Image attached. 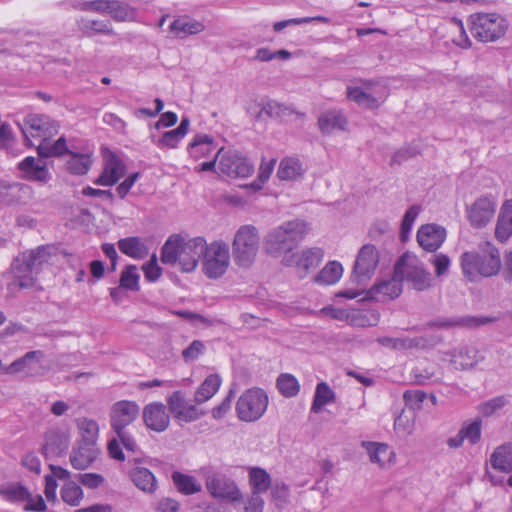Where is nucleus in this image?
<instances>
[{
    "mask_svg": "<svg viewBox=\"0 0 512 512\" xmlns=\"http://www.w3.org/2000/svg\"><path fill=\"white\" fill-rule=\"evenodd\" d=\"M203 249L205 238L195 237L186 240L181 235L173 234L162 246L161 261L168 265L178 264L183 272H192L201 259Z\"/></svg>",
    "mask_w": 512,
    "mask_h": 512,
    "instance_id": "1",
    "label": "nucleus"
},
{
    "mask_svg": "<svg viewBox=\"0 0 512 512\" xmlns=\"http://www.w3.org/2000/svg\"><path fill=\"white\" fill-rule=\"evenodd\" d=\"M308 232L307 223L302 220H290L271 229L264 239L265 251L273 256L289 253L304 239Z\"/></svg>",
    "mask_w": 512,
    "mask_h": 512,
    "instance_id": "2",
    "label": "nucleus"
},
{
    "mask_svg": "<svg viewBox=\"0 0 512 512\" xmlns=\"http://www.w3.org/2000/svg\"><path fill=\"white\" fill-rule=\"evenodd\" d=\"M479 248V253L465 252L461 256L463 274L470 281L495 276L501 269L500 252L491 242H485Z\"/></svg>",
    "mask_w": 512,
    "mask_h": 512,
    "instance_id": "3",
    "label": "nucleus"
},
{
    "mask_svg": "<svg viewBox=\"0 0 512 512\" xmlns=\"http://www.w3.org/2000/svg\"><path fill=\"white\" fill-rule=\"evenodd\" d=\"M472 36L480 42H495L505 36L509 24L498 13H474L468 19Z\"/></svg>",
    "mask_w": 512,
    "mask_h": 512,
    "instance_id": "4",
    "label": "nucleus"
},
{
    "mask_svg": "<svg viewBox=\"0 0 512 512\" xmlns=\"http://www.w3.org/2000/svg\"><path fill=\"white\" fill-rule=\"evenodd\" d=\"M258 229L253 225H243L235 233L232 242V254L238 266L249 267L255 260L259 249Z\"/></svg>",
    "mask_w": 512,
    "mask_h": 512,
    "instance_id": "5",
    "label": "nucleus"
},
{
    "mask_svg": "<svg viewBox=\"0 0 512 512\" xmlns=\"http://www.w3.org/2000/svg\"><path fill=\"white\" fill-rule=\"evenodd\" d=\"M202 271L209 279L224 275L230 265L229 246L222 240L207 243L201 254Z\"/></svg>",
    "mask_w": 512,
    "mask_h": 512,
    "instance_id": "6",
    "label": "nucleus"
},
{
    "mask_svg": "<svg viewBox=\"0 0 512 512\" xmlns=\"http://www.w3.org/2000/svg\"><path fill=\"white\" fill-rule=\"evenodd\" d=\"M394 272L401 282L406 280L416 290H424L430 285V274L418 257L409 252L399 257L394 265Z\"/></svg>",
    "mask_w": 512,
    "mask_h": 512,
    "instance_id": "7",
    "label": "nucleus"
},
{
    "mask_svg": "<svg viewBox=\"0 0 512 512\" xmlns=\"http://www.w3.org/2000/svg\"><path fill=\"white\" fill-rule=\"evenodd\" d=\"M268 395L257 387L246 390L236 402V413L241 421L254 422L260 419L268 407Z\"/></svg>",
    "mask_w": 512,
    "mask_h": 512,
    "instance_id": "8",
    "label": "nucleus"
},
{
    "mask_svg": "<svg viewBox=\"0 0 512 512\" xmlns=\"http://www.w3.org/2000/svg\"><path fill=\"white\" fill-rule=\"evenodd\" d=\"M18 126L24 135L25 144L30 147L33 146L31 138L49 140L58 133L60 128L59 123L50 116L34 113L26 115Z\"/></svg>",
    "mask_w": 512,
    "mask_h": 512,
    "instance_id": "9",
    "label": "nucleus"
},
{
    "mask_svg": "<svg viewBox=\"0 0 512 512\" xmlns=\"http://www.w3.org/2000/svg\"><path fill=\"white\" fill-rule=\"evenodd\" d=\"M362 84L361 87H347V98L365 108H378L387 96L386 88L373 80H364Z\"/></svg>",
    "mask_w": 512,
    "mask_h": 512,
    "instance_id": "10",
    "label": "nucleus"
},
{
    "mask_svg": "<svg viewBox=\"0 0 512 512\" xmlns=\"http://www.w3.org/2000/svg\"><path fill=\"white\" fill-rule=\"evenodd\" d=\"M378 263V249L372 244L363 245L356 256L351 281L358 285H365L374 275Z\"/></svg>",
    "mask_w": 512,
    "mask_h": 512,
    "instance_id": "11",
    "label": "nucleus"
},
{
    "mask_svg": "<svg viewBox=\"0 0 512 512\" xmlns=\"http://www.w3.org/2000/svg\"><path fill=\"white\" fill-rule=\"evenodd\" d=\"M206 488L209 494L216 499L231 503L243 500V495L236 482L228 476L215 473L207 477Z\"/></svg>",
    "mask_w": 512,
    "mask_h": 512,
    "instance_id": "12",
    "label": "nucleus"
},
{
    "mask_svg": "<svg viewBox=\"0 0 512 512\" xmlns=\"http://www.w3.org/2000/svg\"><path fill=\"white\" fill-rule=\"evenodd\" d=\"M167 405L174 419L179 422H194L205 415V411L199 409L196 403H189L180 390L174 391L167 397Z\"/></svg>",
    "mask_w": 512,
    "mask_h": 512,
    "instance_id": "13",
    "label": "nucleus"
},
{
    "mask_svg": "<svg viewBox=\"0 0 512 512\" xmlns=\"http://www.w3.org/2000/svg\"><path fill=\"white\" fill-rule=\"evenodd\" d=\"M218 169L222 174L231 178H246L254 170L247 158L235 150L222 151Z\"/></svg>",
    "mask_w": 512,
    "mask_h": 512,
    "instance_id": "14",
    "label": "nucleus"
},
{
    "mask_svg": "<svg viewBox=\"0 0 512 512\" xmlns=\"http://www.w3.org/2000/svg\"><path fill=\"white\" fill-rule=\"evenodd\" d=\"M140 407L134 401L121 400L110 409V425L115 433H120L139 416Z\"/></svg>",
    "mask_w": 512,
    "mask_h": 512,
    "instance_id": "15",
    "label": "nucleus"
},
{
    "mask_svg": "<svg viewBox=\"0 0 512 512\" xmlns=\"http://www.w3.org/2000/svg\"><path fill=\"white\" fill-rule=\"evenodd\" d=\"M497 202L492 196L476 199L468 208V220L475 228L485 227L494 217Z\"/></svg>",
    "mask_w": 512,
    "mask_h": 512,
    "instance_id": "16",
    "label": "nucleus"
},
{
    "mask_svg": "<svg viewBox=\"0 0 512 512\" xmlns=\"http://www.w3.org/2000/svg\"><path fill=\"white\" fill-rule=\"evenodd\" d=\"M17 169L21 173V178L41 185L48 183L51 179V173L46 162L33 156H27L21 160Z\"/></svg>",
    "mask_w": 512,
    "mask_h": 512,
    "instance_id": "17",
    "label": "nucleus"
},
{
    "mask_svg": "<svg viewBox=\"0 0 512 512\" xmlns=\"http://www.w3.org/2000/svg\"><path fill=\"white\" fill-rule=\"evenodd\" d=\"M42 454L48 459L50 457L62 456L69 448L70 435L59 428H51L44 435Z\"/></svg>",
    "mask_w": 512,
    "mask_h": 512,
    "instance_id": "18",
    "label": "nucleus"
},
{
    "mask_svg": "<svg viewBox=\"0 0 512 512\" xmlns=\"http://www.w3.org/2000/svg\"><path fill=\"white\" fill-rule=\"evenodd\" d=\"M323 257L320 248H309L299 253H292L284 256L282 263L285 266H295L299 271V277L303 278L306 271L319 264Z\"/></svg>",
    "mask_w": 512,
    "mask_h": 512,
    "instance_id": "19",
    "label": "nucleus"
},
{
    "mask_svg": "<svg viewBox=\"0 0 512 512\" xmlns=\"http://www.w3.org/2000/svg\"><path fill=\"white\" fill-rule=\"evenodd\" d=\"M417 242L428 252L436 251L446 239L445 228L436 224H424L417 231Z\"/></svg>",
    "mask_w": 512,
    "mask_h": 512,
    "instance_id": "20",
    "label": "nucleus"
},
{
    "mask_svg": "<svg viewBox=\"0 0 512 512\" xmlns=\"http://www.w3.org/2000/svg\"><path fill=\"white\" fill-rule=\"evenodd\" d=\"M143 420L145 425L156 432L165 431L170 423L169 414L163 403L153 402L143 409Z\"/></svg>",
    "mask_w": 512,
    "mask_h": 512,
    "instance_id": "21",
    "label": "nucleus"
},
{
    "mask_svg": "<svg viewBox=\"0 0 512 512\" xmlns=\"http://www.w3.org/2000/svg\"><path fill=\"white\" fill-rule=\"evenodd\" d=\"M134 462V466L129 469V477L133 484L141 491L147 494H153L157 489V480L154 474L145 467L139 466V459H129L128 463Z\"/></svg>",
    "mask_w": 512,
    "mask_h": 512,
    "instance_id": "22",
    "label": "nucleus"
},
{
    "mask_svg": "<svg viewBox=\"0 0 512 512\" xmlns=\"http://www.w3.org/2000/svg\"><path fill=\"white\" fill-rule=\"evenodd\" d=\"M125 174V165L115 154L106 159L102 173L94 180V184L113 186Z\"/></svg>",
    "mask_w": 512,
    "mask_h": 512,
    "instance_id": "23",
    "label": "nucleus"
},
{
    "mask_svg": "<svg viewBox=\"0 0 512 512\" xmlns=\"http://www.w3.org/2000/svg\"><path fill=\"white\" fill-rule=\"evenodd\" d=\"M11 270L14 275L13 284L20 289L33 287L36 282V274L31 269L25 257L21 254L14 258L11 264Z\"/></svg>",
    "mask_w": 512,
    "mask_h": 512,
    "instance_id": "24",
    "label": "nucleus"
},
{
    "mask_svg": "<svg viewBox=\"0 0 512 512\" xmlns=\"http://www.w3.org/2000/svg\"><path fill=\"white\" fill-rule=\"evenodd\" d=\"M441 339V336L437 338H423V337H404V338H392L383 337L378 341L385 347H391L394 349H412V348H428L433 347Z\"/></svg>",
    "mask_w": 512,
    "mask_h": 512,
    "instance_id": "25",
    "label": "nucleus"
},
{
    "mask_svg": "<svg viewBox=\"0 0 512 512\" xmlns=\"http://www.w3.org/2000/svg\"><path fill=\"white\" fill-rule=\"evenodd\" d=\"M347 124V119L341 110L334 109L323 112L318 118V126L323 134L344 131Z\"/></svg>",
    "mask_w": 512,
    "mask_h": 512,
    "instance_id": "26",
    "label": "nucleus"
},
{
    "mask_svg": "<svg viewBox=\"0 0 512 512\" xmlns=\"http://www.w3.org/2000/svg\"><path fill=\"white\" fill-rule=\"evenodd\" d=\"M202 22L189 18L188 16H179L169 26L170 33L175 37L184 39L189 35H195L204 30Z\"/></svg>",
    "mask_w": 512,
    "mask_h": 512,
    "instance_id": "27",
    "label": "nucleus"
},
{
    "mask_svg": "<svg viewBox=\"0 0 512 512\" xmlns=\"http://www.w3.org/2000/svg\"><path fill=\"white\" fill-rule=\"evenodd\" d=\"M97 453L95 445L81 442L72 450L71 465L77 470H84L96 459Z\"/></svg>",
    "mask_w": 512,
    "mask_h": 512,
    "instance_id": "28",
    "label": "nucleus"
},
{
    "mask_svg": "<svg viewBox=\"0 0 512 512\" xmlns=\"http://www.w3.org/2000/svg\"><path fill=\"white\" fill-rule=\"evenodd\" d=\"M512 235V200H506L499 213L495 237L500 242H505Z\"/></svg>",
    "mask_w": 512,
    "mask_h": 512,
    "instance_id": "29",
    "label": "nucleus"
},
{
    "mask_svg": "<svg viewBox=\"0 0 512 512\" xmlns=\"http://www.w3.org/2000/svg\"><path fill=\"white\" fill-rule=\"evenodd\" d=\"M362 446L366 449L370 461L381 467L390 464L395 456L393 450L384 443L364 441Z\"/></svg>",
    "mask_w": 512,
    "mask_h": 512,
    "instance_id": "30",
    "label": "nucleus"
},
{
    "mask_svg": "<svg viewBox=\"0 0 512 512\" xmlns=\"http://www.w3.org/2000/svg\"><path fill=\"white\" fill-rule=\"evenodd\" d=\"M217 148L214 138L207 134H197L188 146L190 156L196 160L209 156Z\"/></svg>",
    "mask_w": 512,
    "mask_h": 512,
    "instance_id": "31",
    "label": "nucleus"
},
{
    "mask_svg": "<svg viewBox=\"0 0 512 512\" xmlns=\"http://www.w3.org/2000/svg\"><path fill=\"white\" fill-rule=\"evenodd\" d=\"M0 496L12 504L24 503L31 500V492L19 482H11L0 486Z\"/></svg>",
    "mask_w": 512,
    "mask_h": 512,
    "instance_id": "32",
    "label": "nucleus"
},
{
    "mask_svg": "<svg viewBox=\"0 0 512 512\" xmlns=\"http://www.w3.org/2000/svg\"><path fill=\"white\" fill-rule=\"evenodd\" d=\"M248 484L250 492L262 495L270 489L272 479L265 469L252 467L248 472Z\"/></svg>",
    "mask_w": 512,
    "mask_h": 512,
    "instance_id": "33",
    "label": "nucleus"
},
{
    "mask_svg": "<svg viewBox=\"0 0 512 512\" xmlns=\"http://www.w3.org/2000/svg\"><path fill=\"white\" fill-rule=\"evenodd\" d=\"M402 287L401 280L397 275H395V272H393L391 278L383 279L375 283L371 288L370 293L372 296L383 295L389 299H395L401 294Z\"/></svg>",
    "mask_w": 512,
    "mask_h": 512,
    "instance_id": "34",
    "label": "nucleus"
},
{
    "mask_svg": "<svg viewBox=\"0 0 512 512\" xmlns=\"http://www.w3.org/2000/svg\"><path fill=\"white\" fill-rule=\"evenodd\" d=\"M119 250L133 258V259H144L148 253V247L139 237H127L118 241Z\"/></svg>",
    "mask_w": 512,
    "mask_h": 512,
    "instance_id": "35",
    "label": "nucleus"
},
{
    "mask_svg": "<svg viewBox=\"0 0 512 512\" xmlns=\"http://www.w3.org/2000/svg\"><path fill=\"white\" fill-rule=\"evenodd\" d=\"M221 386V378L217 374L208 375L194 394V402L202 404L211 399Z\"/></svg>",
    "mask_w": 512,
    "mask_h": 512,
    "instance_id": "36",
    "label": "nucleus"
},
{
    "mask_svg": "<svg viewBox=\"0 0 512 512\" xmlns=\"http://www.w3.org/2000/svg\"><path fill=\"white\" fill-rule=\"evenodd\" d=\"M171 479L177 491L183 495H193L202 490V485L197 479L191 475L174 471Z\"/></svg>",
    "mask_w": 512,
    "mask_h": 512,
    "instance_id": "37",
    "label": "nucleus"
},
{
    "mask_svg": "<svg viewBox=\"0 0 512 512\" xmlns=\"http://www.w3.org/2000/svg\"><path fill=\"white\" fill-rule=\"evenodd\" d=\"M494 469L509 473L512 471V444L507 443L495 449L490 457Z\"/></svg>",
    "mask_w": 512,
    "mask_h": 512,
    "instance_id": "38",
    "label": "nucleus"
},
{
    "mask_svg": "<svg viewBox=\"0 0 512 512\" xmlns=\"http://www.w3.org/2000/svg\"><path fill=\"white\" fill-rule=\"evenodd\" d=\"M476 356L477 350L474 347L462 346L454 350L450 362L454 364L456 369H468L476 364Z\"/></svg>",
    "mask_w": 512,
    "mask_h": 512,
    "instance_id": "39",
    "label": "nucleus"
},
{
    "mask_svg": "<svg viewBox=\"0 0 512 512\" xmlns=\"http://www.w3.org/2000/svg\"><path fill=\"white\" fill-rule=\"evenodd\" d=\"M333 402H335V392L326 382L322 381L318 383L315 389L311 411L313 413H319L325 405Z\"/></svg>",
    "mask_w": 512,
    "mask_h": 512,
    "instance_id": "40",
    "label": "nucleus"
},
{
    "mask_svg": "<svg viewBox=\"0 0 512 512\" xmlns=\"http://www.w3.org/2000/svg\"><path fill=\"white\" fill-rule=\"evenodd\" d=\"M67 155L69 159L66 162V168L71 174L85 175L89 171L92 160L88 154L70 151Z\"/></svg>",
    "mask_w": 512,
    "mask_h": 512,
    "instance_id": "41",
    "label": "nucleus"
},
{
    "mask_svg": "<svg viewBox=\"0 0 512 512\" xmlns=\"http://www.w3.org/2000/svg\"><path fill=\"white\" fill-rule=\"evenodd\" d=\"M21 255L26 258L27 263L36 275L42 270L43 265L46 264L50 258L49 249L45 246H39L36 249L25 251L21 253Z\"/></svg>",
    "mask_w": 512,
    "mask_h": 512,
    "instance_id": "42",
    "label": "nucleus"
},
{
    "mask_svg": "<svg viewBox=\"0 0 512 512\" xmlns=\"http://www.w3.org/2000/svg\"><path fill=\"white\" fill-rule=\"evenodd\" d=\"M78 27L80 31L87 37H92L97 33L104 35H110L113 33L112 26L109 21L90 20L83 18L78 22Z\"/></svg>",
    "mask_w": 512,
    "mask_h": 512,
    "instance_id": "43",
    "label": "nucleus"
},
{
    "mask_svg": "<svg viewBox=\"0 0 512 512\" xmlns=\"http://www.w3.org/2000/svg\"><path fill=\"white\" fill-rule=\"evenodd\" d=\"M76 425L81 435V442L95 445L99 435L98 423L93 419L82 417L76 420Z\"/></svg>",
    "mask_w": 512,
    "mask_h": 512,
    "instance_id": "44",
    "label": "nucleus"
},
{
    "mask_svg": "<svg viewBox=\"0 0 512 512\" xmlns=\"http://www.w3.org/2000/svg\"><path fill=\"white\" fill-rule=\"evenodd\" d=\"M342 274V265L337 261H331L318 273L315 277V281L319 284L332 285L339 281Z\"/></svg>",
    "mask_w": 512,
    "mask_h": 512,
    "instance_id": "45",
    "label": "nucleus"
},
{
    "mask_svg": "<svg viewBox=\"0 0 512 512\" xmlns=\"http://www.w3.org/2000/svg\"><path fill=\"white\" fill-rule=\"evenodd\" d=\"M302 174V165L297 158H284L279 164L277 175L281 180H295Z\"/></svg>",
    "mask_w": 512,
    "mask_h": 512,
    "instance_id": "46",
    "label": "nucleus"
},
{
    "mask_svg": "<svg viewBox=\"0 0 512 512\" xmlns=\"http://www.w3.org/2000/svg\"><path fill=\"white\" fill-rule=\"evenodd\" d=\"M276 386L280 394L286 398L296 396L300 390L298 380L288 373H282L278 376Z\"/></svg>",
    "mask_w": 512,
    "mask_h": 512,
    "instance_id": "47",
    "label": "nucleus"
},
{
    "mask_svg": "<svg viewBox=\"0 0 512 512\" xmlns=\"http://www.w3.org/2000/svg\"><path fill=\"white\" fill-rule=\"evenodd\" d=\"M109 8L107 14H109L115 21H129L134 19L135 11L128 4L122 3L117 0L108 2Z\"/></svg>",
    "mask_w": 512,
    "mask_h": 512,
    "instance_id": "48",
    "label": "nucleus"
},
{
    "mask_svg": "<svg viewBox=\"0 0 512 512\" xmlns=\"http://www.w3.org/2000/svg\"><path fill=\"white\" fill-rule=\"evenodd\" d=\"M62 500L70 506H78L83 499L82 488L73 481L66 482L60 491Z\"/></svg>",
    "mask_w": 512,
    "mask_h": 512,
    "instance_id": "49",
    "label": "nucleus"
},
{
    "mask_svg": "<svg viewBox=\"0 0 512 512\" xmlns=\"http://www.w3.org/2000/svg\"><path fill=\"white\" fill-rule=\"evenodd\" d=\"M292 113V110L276 101L268 100L260 104L258 117L267 116L269 118H279Z\"/></svg>",
    "mask_w": 512,
    "mask_h": 512,
    "instance_id": "50",
    "label": "nucleus"
},
{
    "mask_svg": "<svg viewBox=\"0 0 512 512\" xmlns=\"http://www.w3.org/2000/svg\"><path fill=\"white\" fill-rule=\"evenodd\" d=\"M140 275L135 265H127L120 275L119 284L124 289L138 291Z\"/></svg>",
    "mask_w": 512,
    "mask_h": 512,
    "instance_id": "51",
    "label": "nucleus"
},
{
    "mask_svg": "<svg viewBox=\"0 0 512 512\" xmlns=\"http://www.w3.org/2000/svg\"><path fill=\"white\" fill-rule=\"evenodd\" d=\"M44 357V353L41 350H34L27 352L24 356L14 360L9 366L5 368V373L16 374L22 372L28 362L33 359H41Z\"/></svg>",
    "mask_w": 512,
    "mask_h": 512,
    "instance_id": "52",
    "label": "nucleus"
},
{
    "mask_svg": "<svg viewBox=\"0 0 512 512\" xmlns=\"http://www.w3.org/2000/svg\"><path fill=\"white\" fill-rule=\"evenodd\" d=\"M414 426L415 415L413 412L407 413L406 411H402V413L396 417L394 421L395 430L403 436L412 434Z\"/></svg>",
    "mask_w": 512,
    "mask_h": 512,
    "instance_id": "53",
    "label": "nucleus"
},
{
    "mask_svg": "<svg viewBox=\"0 0 512 512\" xmlns=\"http://www.w3.org/2000/svg\"><path fill=\"white\" fill-rule=\"evenodd\" d=\"M450 30L454 33H457L458 36L452 39L453 43L461 48H470L472 45L471 40L466 34L463 23L461 20L457 18H453L450 20Z\"/></svg>",
    "mask_w": 512,
    "mask_h": 512,
    "instance_id": "54",
    "label": "nucleus"
},
{
    "mask_svg": "<svg viewBox=\"0 0 512 512\" xmlns=\"http://www.w3.org/2000/svg\"><path fill=\"white\" fill-rule=\"evenodd\" d=\"M447 331H448V321L447 320L443 319V320L431 321L426 325V333L422 337L430 339L432 337L437 338V337L441 336V339L435 344V345H437L438 343H440L444 340Z\"/></svg>",
    "mask_w": 512,
    "mask_h": 512,
    "instance_id": "55",
    "label": "nucleus"
},
{
    "mask_svg": "<svg viewBox=\"0 0 512 512\" xmlns=\"http://www.w3.org/2000/svg\"><path fill=\"white\" fill-rule=\"evenodd\" d=\"M184 137L176 130H170L165 132L159 139H155L152 137V142L159 147L160 149L163 148H176L178 143L183 139Z\"/></svg>",
    "mask_w": 512,
    "mask_h": 512,
    "instance_id": "56",
    "label": "nucleus"
},
{
    "mask_svg": "<svg viewBox=\"0 0 512 512\" xmlns=\"http://www.w3.org/2000/svg\"><path fill=\"white\" fill-rule=\"evenodd\" d=\"M421 208L418 205H412L404 214L402 219L400 236L402 240H405L410 233L413 223L419 215Z\"/></svg>",
    "mask_w": 512,
    "mask_h": 512,
    "instance_id": "57",
    "label": "nucleus"
},
{
    "mask_svg": "<svg viewBox=\"0 0 512 512\" xmlns=\"http://www.w3.org/2000/svg\"><path fill=\"white\" fill-rule=\"evenodd\" d=\"M495 321V318L489 317V316H465L461 318H457L454 320H450V325H458V326H464L468 328H477L489 323H492Z\"/></svg>",
    "mask_w": 512,
    "mask_h": 512,
    "instance_id": "58",
    "label": "nucleus"
},
{
    "mask_svg": "<svg viewBox=\"0 0 512 512\" xmlns=\"http://www.w3.org/2000/svg\"><path fill=\"white\" fill-rule=\"evenodd\" d=\"M109 0H93V1H82L74 3L72 6L76 10L80 11H93L98 13H106Z\"/></svg>",
    "mask_w": 512,
    "mask_h": 512,
    "instance_id": "59",
    "label": "nucleus"
},
{
    "mask_svg": "<svg viewBox=\"0 0 512 512\" xmlns=\"http://www.w3.org/2000/svg\"><path fill=\"white\" fill-rule=\"evenodd\" d=\"M403 399L409 409H420L426 399V393L421 390H407L403 394Z\"/></svg>",
    "mask_w": 512,
    "mask_h": 512,
    "instance_id": "60",
    "label": "nucleus"
},
{
    "mask_svg": "<svg viewBox=\"0 0 512 512\" xmlns=\"http://www.w3.org/2000/svg\"><path fill=\"white\" fill-rule=\"evenodd\" d=\"M463 436L471 443L476 444L481 437V421L475 420L460 429Z\"/></svg>",
    "mask_w": 512,
    "mask_h": 512,
    "instance_id": "61",
    "label": "nucleus"
},
{
    "mask_svg": "<svg viewBox=\"0 0 512 512\" xmlns=\"http://www.w3.org/2000/svg\"><path fill=\"white\" fill-rule=\"evenodd\" d=\"M145 278L148 281H156L159 279L162 273L161 267L157 263V256L153 254L150 260L142 267Z\"/></svg>",
    "mask_w": 512,
    "mask_h": 512,
    "instance_id": "62",
    "label": "nucleus"
},
{
    "mask_svg": "<svg viewBox=\"0 0 512 512\" xmlns=\"http://www.w3.org/2000/svg\"><path fill=\"white\" fill-rule=\"evenodd\" d=\"M265 501L261 494H254L250 492V495L244 501L243 510L244 512H263Z\"/></svg>",
    "mask_w": 512,
    "mask_h": 512,
    "instance_id": "63",
    "label": "nucleus"
},
{
    "mask_svg": "<svg viewBox=\"0 0 512 512\" xmlns=\"http://www.w3.org/2000/svg\"><path fill=\"white\" fill-rule=\"evenodd\" d=\"M205 350V345L200 340H194L192 343L182 351V357L185 362H192L196 360Z\"/></svg>",
    "mask_w": 512,
    "mask_h": 512,
    "instance_id": "64",
    "label": "nucleus"
}]
</instances>
